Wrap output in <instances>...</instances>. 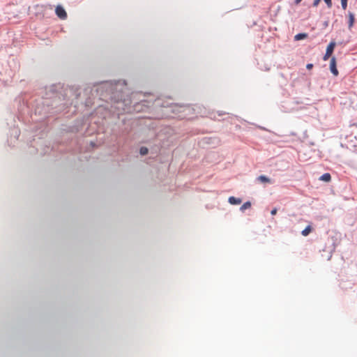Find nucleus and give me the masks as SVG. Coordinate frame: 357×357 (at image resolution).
<instances>
[{
  "label": "nucleus",
  "mask_w": 357,
  "mask_h": 357,
  "mask_svg": "<svg viewBox=\"0 0 357 357\" xmlns=\"http://www.w3.org/2000/svg\"><path fill=\"white\" fill-rule=\"evenodd\" d=\"M302 0H295V3L298 4Z\"/></svg>",
  "instance_id": "17"
},
{
  "label": "nucleus",
  "mask_w": 357,
  "mask_h": 357,
  "mask_svg": "<svg viewBox=\"0 0 357 357\" xmlns=\"http://www.w3.org/2000/svg\"><path fill=\"white\" fill-rule=\"evenodd\" d=\"M321 0H314V2H313V6H317L319 5V3H320Z\"/></svg>",
  "instance_id": "14"
},
{
  "label": "nucleus",
  "mask_w": 357,
  "mask_h": 357,
  "mask_svg": "<svg viewBox=\"0 0 357 357\" xmlns=\"http://www.w3.org/2000/svg\"><path fill=\"white\" fill-rule=\"evenodd\" d=\"M257 179L262 183H271V179L264 175L259 176Z\"/></svg>",
  "instance_id": "8"
},
{
  "label": "nucleus",
  "mask_w": 357,
  "mask_h": 357,
  "mask_svg": "<svg viewBox=\"0 0 357 357\" xmlns=\"http://www.w3.org/2000/svg\"><path fill=\"white\" fill-rule=\"evenodd\" d=\"M319 180L324 182H330L331 181V176L329 173H325L319 177Z\"/></svg>",
  "instance_id": "5"
},
{
  "label": "nucleus",
  "mask_w": 357,
  "mask_h": 357,
  "mask_svg": "<svg viewBox=\"0 0 357 357\" xmlns=\"http://www.w3.org/2000/svg\"><path fill=\"white\" fill-rule=\"evenodd\" d=\"M251 206V203L250 202H245L240 208V210L241 211H244L245 210L250 208Z\"/></svg>",
  "instance_id": "10"
},
{
  "label": "nucleus",
  "mask_w": 357,
  "mask_h": 357,
  "mask_svg": "<svg viewBox=\"0 0 357 357\" xmlns=\"http://www.w3.org/2000/svg\"><path fill=\"white\" fill-rule=\"evenodd\" d=\"M347 1L348 0H341L342 7L344 10H345L347 7Z\"/></svg>",
  "instance_id": "12"
},
{
  "label": "nucleus",
  "mask_w": 357,
  "mask_h": 357,
  "mask_svg": "<svg viewBox=\"0 0 357 357\" xmlns=\"http://www.w3.org/2000/svg\"><path fill=\"white\" fill-rule=\"evenodd\" d=\"M348 18H349L348 26H349V29H351L353 27L354 22H355L354 14L351 12H349Z\"/></svg>",
  "instance_id": "4"
},
{
  "label": "nucleus",
  "mask_w": 357,
  "mask_h": 357,
  "mask_svg": "<svg viewBox=\"0 0 357 357\" xmlns=\"http://www.w3.org/2000/svg\"><path fill=\"white\" fill-rule=\"evenodd\" d=\"M325 3L327 4L328 8H331L332 6V1L331 0H324Z\"/></svg>",
  "instance_id": "13"
},
{
  "label": "nucleus",
  "mask_w": 357,
  "mask_h": 357,
  "mask_svg": "<svg viewBox=\"0 0 357 357\" xmlns=\"http://www.w3.org/2000/svg\"><path fill=\"white\" fill-rule=\"evenodd\" d=\"M229 202L231 204H240L241 203V199L238 198H236L234 197H230L229 198Z\"/></svg>",
  "instance_id": "6"
},
{
  "label": "nucleus",
  "mask_w": 357,
  "mask_h": 357,
  "mask_svg": "<svg viewBox=\"0 0 357 357\" xmlns=\"http://www.w3.org/2000/svg\"><path fill=\"white\" fill-rule=\"evenodd\" d=\"M335 47V42L333 41V42H331L329 43V45H328V47L326 48V54H325V55L324 56V58H323V59L324 61L328 60L331 57V54L333 52Z\"/></svg>",
  "instance_id": "1"
},
{
  "label": "nucleus",
  "mask_w": 357,
  "mask_h": 357,
  "mask_svg": "<svg viewBox=\"0 0 357 357\" xmlns=\"http://www.w3.org/2000/svg\"><path fill=\"white\" fill-rule=\"evenodd\" d=\"M277 211H278L277 208H273V209L271 211V215H276Z\"/></svg>",
  "instance_id": "15"
},
{
  "label": "nucleus",
  "mask_w": 357,
  "mask_h": 357,
  "mask_svg": "<svg viewBox=\"0 0 357 357\" xmlns=\"http://www.w3.org/2000/svg\"><path fill=\"white\" fill-rule=\"evenodd\" d=\"M56 15L61 20H65L67 17V13L64 8L61 6H57L55 9Z\"/></svg>",
  "instance_id": "2"
},
{
  "label": "nucleus",
  "mask_w": 357,
  "mask_h": 357,
  "mask_svg": "<svg viewBox=\"0 0 357 357\" xmlns=\"http://www.w3.org/2000/svg\"><path fill=\"white\" fill-rule=\"evenodd\" d=\"M306 68H307V69L310 70V69H312L313 68V64L312 63H308V64H307Z\"/></svg>",
  "instance_id": "16"
},
{
  "label": "nucleus",
  "mask_w": 357,
  "mask_h": 357,
  "mask_svg": "<svg viewBox=\"0 0 357 357\" xmlns=\"http://www.w3.org/2000/svg\"><path fill=\"white\" fill-rule=\"evenodd\" d=\"M307 37V34L305 33H298L294 36L295 40H300L305 39Z\"/></svg>",
  "instance_id": "7"
},
{
  "label": "nucleus",
  "mask_w": 357,
  "mask_h": 357,
  "mask_svg": "<svg viewBox=\"0 0 357 357\" xmlns=\"http://www.w3.org/2000/svg\"><path fill=\"white\" fill-rule=\"evenodd\" d=\"M312 231V227L311 226L308 225L307 227H305V229H303L301 232L302 235L304 236H307Z\"/></svg>",
  "instance_id": "9"
},
{
  "label": "nucleus",
  "mask_w": 357,
  "mask_h": 357,
  "mask_svg": "<svg viewBox=\"0 0 357 357\" xmlns=\"http://www.w3.org/2000/svg\"><path fill=\"white\" fill-rule=\"evenodd\" d=\"M148 149L146 147H142L139 150V153L141 155H144L148 153Z\"/></svg>",
  "instance_id": "11"
},
{
  "label": "nucleus",
  "mask_w": 357,
  "mask_h": 357,
  "mask_svg": "<svg viewBox=\"0 0 357 357\" xmlns=\"http://www.w3.org/2000/svg\"><path fill=\"white\" fill-rule=\"evenodd\" d=\"M330 69L331 73L337 76L338 75V70L336 68V59L335 57H332L330 61Z\"/></svg>",
  "instance_id": "3"
}]
</instances>
